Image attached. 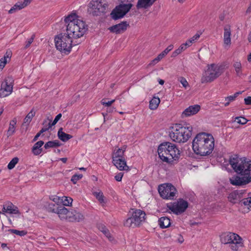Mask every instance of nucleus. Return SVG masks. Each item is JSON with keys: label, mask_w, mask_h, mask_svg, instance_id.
<instances>
[{"label": "nucleus", "mask_w": 251, "mask_h": 251, "mask_svg": "<svg viewBox=\"0 0 251 251\" xmlns=\"http://www.w3.org/2000/svg\"><path fill=\"white\" fill-rule=\"evenodd\" d=\"M229 162L234 171L240 175L230 178L229 181L231 184L242 186L251 182V160L240 158L237 155H233L230 157Z\"/></svg>", "instance_id": "f257e3e1"}, {"label": "nucleus", "mask_w": 251, "mask_h": 251, "mask_svg": "<svg viewBox=\"0 0 251 251\" xmlns=\"http://www.w3.org/2000/svg\"><path fill=\"white\" fill-rule=\"evenodd\" d=\"M214 138L211 134L205 132L199 133L193 140V150L198 155H208L214 150Z\"/></svg>", "instance_id": "f03ea898"}, {"label": "nucleus", "mask_w": 251, "mask_h": 251, "mask_svg": "<svg viewBox=\"0 0 251 251\" xmlns=\"http://www.w3.org/2000/svg\"><path fill=\"white\" fill-rule=\"evenodd\" d=\"M67 24V33L73 39L82 37L87 30V25L75 13H72L64 20Z\"/></svg>", "instance_id": "7ed1b4c3"}, {"label": "nucleus", "mask_w": 251, "mask_h": 251, "mask_svg": "<svg viewBox=\"0 0 251 251\" xmlns=\"http://www.w3.org/2000/svg\"><path fill=\"white\" fill-rule=\"evenodd\" d=\"M169 136L176 143H185L192 135V127L188 124H176L171 128Z\"/></svg>", "instance_id": "20e7f679"}, {"label": "nucleus", "mask_w": 251, "mask_h": 251, "mask_svg": "<svg viewBox=\"0 0 251 251\" xmlns=\"http://www.w3.org/2000/svg\"><path fill=\"white\" fill-rule=\"evenodd\" d=\"M223 73V68L222 66L215 64L208 65L206 70L202 74L201 82L210 83L219 77Z\"/></svg>", "instance_id": "39448f33"}, {"label": "nucleus", "mask_w": 251, "mask_h": 251, "mask_svg": "<svg viewBox=\"0 0 251 251\" xmlns=\"http://www.w3.org/2000/svg\"><path fill=\"white\" fill-rule=\"evenodd\" d=\"M221 241L225 244H229L233 251H238L244 246L243 240L238 234L232 232H226L221 236Z\"/></svg>", "instance_id": "423d86ee"}, {"label": "nucleus", "mask_w": 251, "mask_h": 251, "mask_svg": "<svg viewBox=\"0 0 251 251\" xmlns=\"http://www.w3.org/2000/svg\"><path fill=\"white\" fill-rule=\"evenodd\" d=\"M72 39L67 33L58 35L54 39L56 49L62 52L69 53L72 47Z\"/></svg>", "instance_id": "0eeeda50"}, {"label": "nucleus", "mask_w": 251, "mask_h": 251, "mask_svg": "<svg viewBox=\"0 0 251 251\" xmlns=\"http://www.w3.org/2000/svg\"><path fill=\"white\" fill-rule=\"evenodd\" d=\"M132 214L124 223L126 227H135L139 226L145 220L146 213L144 211L137 209H132Z\"/></svg>", "instance_id": "6e6552de"}, {"label": "nucleus", "mask_w": 251, "mask_h": 251, "mask_svg": "<svg viewBox=\"0 0 251 251\" xmlns=\"http://www.w3.org/2000/svg\"><path fill=\"white\" fill-rule=\"evenodd\" d=\"M88 7L90 14L93 16H100L106 12L108 4L104 0H92Z\"/></svg>", "instance_id": "1a4fd4ad"}, {"label": "nucleus", "mask_w": 251, "mask_h": 251, "mask_svg": "<svg viewBox=\"0 0 251 251\" xmlns=\"http://www.w3.org/2000/svg\"><path fill=\"white\" fill-rule=\"evenodd\" d=\"M158 190L160 196L165 199H173L176 192V188L169 183L160 185Z\"/></svg>", "instance_id": "9d476101"}, {"label": "nucleus", "mask_w": 251, "mask_h": 251, "mask_svg": "<svg viewBox=\"0 0 251 251\" xmlns=\"http://www.w3.org/2000/svg\"><path fill=\"white\" fill-rule=\"evenodd\" d=\"M132 6L131 3L121 4L116 7L110 14L111 18L114 20L123 17L131 9Z\"/></svg>", "instance_id": "9b49d317"}, {"label": "nucleus", "mask_w": 251, "mask_h": 251, "mask_svg": "<svg viewBox=\"0 0 251 251\" xmlns=\"http://www.w3.org/2000/svg\"><path fill=\"white\" fill-rule=\"evenodd\" d=\"M13 79L11 77H7L2 82L0 89V97L4 98L10 95L13 91Z\"/></svg>", "instance_id": "f8f14e48"}, {"label": "nucleus", "mask_w": 251, "mask_h": 251, "mask_svg": "<svg viewBox=\"0 0 251 251\" xmlns=\"http://www.w3.org/2000/svg\"><path fill=\"white\" fill-rule=\"evenodd\" d=\"M188 206V203L186 201L179 199L177 201L168 205L167 207L174 214L178 215L184 212Z\"/></svg>", "instance_id": "ddd939ff"}, {"label": "nucleus", "mask_w": 251, "mask_h": 251, "mask_svg": "<svg viewBox=\"0 0 251 251\" xmlns=\"http://www.w3.org/2000/svg\"><path fill=\"white\" fill-rule=\"evenodd\" d=\"M51 211L56 213L61 220L70 222L72 210H69L63 206H56Z\"/></svg>", "instance_id": "4468645a"}, {"label": "nucleus", "mask_w": 251, "mask_h": 251, "mask_svg": "<svg viewBox=\"0 0 251 251\" xmlns=\"http://www.w3.org/2000/svg\"><path fill=\"white\" fill-rule=\"evenodd\" d=\"M51 211L56 213L61 220L70 222L72 210H69L63 206H56Z\"/></svg>", "instance_id": "2eb2a0df"}, {"label": "nucleus", "mask_w": 251, "mask_h": 251, "mask_svg": "<svg viewBox=\"0 0 251 251\" xmlns=\"http://www.w3.org/2000/svg\"><path fill=\"white\" fill-rule=\"evenodd\" d=\"M167 148L170 149V151L168 157L166 156L165 158L166 162L172 163L174 161L177 160L180 156L179 150L175 144L171 143L169 144V146H167Z\"/></svg>", "instance_id": "dca6fc26"}, {"label": "nucleus", "mask_w": 251, "mask_h": 251, "mask_svg": "<svg viewBox=\"0 0 251 251\" xmlns=\"http://www.w3.org/2000/svg\"><path fill=\"white\" fill-rule=\"evenodd\" d=\"M245 191L243 190L235 191L230 193L228 196V201L233 203H236L239 202L242 205L241 201L244 197Z\"/></svg>", "instance_id": "f3484780"}, {"label": "nucleus", "mask_w": 251, "mask_h": 251, "mask_svg": "<svg viewBox=\"0 0 251 251\" xmlns=\"http://www.w3.org/2000/svg\"><path fill=\"white\" fill-rule=\"evenodd\" d=\"M170 142H165L161 144L158 148V153L160 158L164 162H166V157H168L170 149L167 148Z\"/></svg>", "instance_id": "a211bd4d"}, {"label": "nucleus", "mask_w": 251, "mask_h": 251, "mask_svg": "<svg viewBox=\"0 0 251 251\" xmlns=\"http://www.w3.org/2000/svg\"><path fill=\"white\" fill-rule=\"evenodd\" d=\"M128 24L126 22H123L121 23L112 26L109 28L110 31L116 34H120L126 30Z\"/></svg>", "instance_id": "6ab92c4d"}, {"label": "nucleus", "mask_w": 251, "mask_h": 251, "mask_svg": "<svg viewBox=\"0 0 251 251\" xmlns=\"http://www.w3.org/2000/svg\"><path fill=\"white\" fill-rule=\"evenodd\" d=\"M201 107L198 104L189 106L182 113V117L190 116L197 114L200 110Z\"/></svg>", "instance_id": "aec40b11"}, {"label": "nucleus", "mask_w": 251, "mask_h": 251, "mask_svg": "<svg viewBox=\"0 0 251 251\" xmlns=\"http://www.w3.org/2000/svg\"><path fill=\"white\" fill-rule=\"evenodd\" d=\"M31 2V0H24L23 1H18L8 11L9 14L15 13L16 11L21 10Z\"/></svg>", "instance_id": "412c9836"}, {"label": "nucleus", "mask_w": 251, "mask_h": 251, "mask_svg": "<svg viewBox=\"0 0 251 251\" xmlns=\"http://www.w3.org/2000/svg\"><path fill=\"white\" fill-rule=\"evenodd\" d=\"M126 150V147L123 146L121 148H116L112 154V161H118V159H125L124 153Z\"/></svg>", "instance_id": "4be33fe9"}, {"label": "nucleus", "mask_w": 251, "mask_h": 251, "mask_svg": "<svg viewBox=\"0 0 251 251\" xmlns=\"http://www.w3.org/2000/svg\"><path fill=\"white\" fill-rule=\"evenodd\" d=\"M224 43L226 46H229L231 44V29L228 25L224 27Z\"/></svg>", "instance_id": "5701e85b"}, {"label": "nucleus", "mask_w": 251, "mask_h": 251, "mask_svg": "<svg viewBox=\"0 0 251 251\" xmlns=\"http://www.w3.org/2000/svg\"><path fill=\"white\" fill-rule=\"evenodd\" d=\"M84 219V216L80 212L75 210H72L70 222H79Z\"/></svg>", "instance_id": "b1692460"}, {"label": "nucleus", "mask_w": 251, "mask_h": 251, "mask_svg": "<svg viewBox=\"0 0 251 251\" xmlns=\"http://www.w3.org/2000/svg\"><path fill=\"white\" fill-rule=\"evenodd\" d=\"M117 161H112L116 168L120 171H128L129 167L126 165L125 159H118Z\"/></svg>", "instance_id": "393cba45"}, {"label": "nucleus", "mask_w": 251, "mask_h": 251, "mask_svg": "<svg viewBox=\"0 0 251 251\" xmlns=\"http://www.w3.org/2000/svg\"><path fill=\"white\" fill-rule=\"evenodd\" d=\"M155 0H138L136 7L137 9H147L152 5Z\"/></svg>", "instance_id": "a878e982"}, {"label": "nucleus", "mask_w": 251, "mask_h": 251, "mask_svg": "<svg viewBox=\"0 0 251 251\" xmlns=\"http://www.w3.org/2000/svg\"><path fill=\"white\" fill-rule=\"evenodd\" d=\"M44 142L43 141H39L36 142L32 148V152L35 155H39L42 152L43 149L42 146Z\"/></svg>", "instance_id": "bb28decb"}, {"label": "nucleus", "mask_w": 251, "mask_h": 251, "mask_svg": "<svg viewBox=\"0 0 251 251\" xmlns=\"http://www.w3.org/2000/svg\"><path fill=\"white\" fill-rule=\"evenodd\" d=\"M158 224L161 228H167L171 225L170 219L167 217H162L159 218Z\"/></svg>", "instance_id": "cd10ccee"}, {"label": "nucleus", "mask_w": 251, "mask_h": 251, "mask_svg": "<svg viewBox=\"0 0 251 251\" xmlns=\"http://www.w3.org/2000/svg\"><path fill=\"white\" fill-rule=\"evenodd\" d=\"M17 124L16 118L13 119L10 121L9 126L7 131V136L8 137L12 136L15 132V126Z\"/></svg>", "instance_id": "c85d7f7f"}, {"label": "nucleus", "mask_w": 251, "mask_h": 251, "mask_svg": "<svg viewBox=\"0 0 251 251\" xmlns=\"http://www.w3.org/2000/svg\"><path fill=\"white\" fill-rule=\"evenodd\" d=\"M58 138L63 142H66L71 139L73 136L70 134H67L62 131V128H60L57 133Z\"/></svg>", "instance_id": "c756f323"}, {"label": "nucleus", "mask_w": 251, "mask_h": 251, "mask_svg": "<svg viewBox=\"0 0 251 251\" xmlns=\"http://www.w3.org/2000/svg\"><path fill=\"white\" fill-rule=\"evenodd\" d=\"M5 205L8 213L14 214L19 213L18 207L14 205L12 203L8 202Z\"/></svg>", "instance_id": "7c9ffc66"}, {"label": "nucleus", "mask_w": 251, "mask_h": 251, "mask_svg": "<svg viewBox=\"0 0 251 251\" xmlns=\"http://www.w3.org/2000/svg\"><path fill=\"white\" fill-rule=\"evenodd\" d=\"M160 100L158 97H153L150 100L149 107L151 110H155L160 103Z\"/></svg>", "instance_id": "2f4dec72"}, {"label": "nucleus", "mask_w": 251, "mask_h": 251, "mask_svg": "<svg viewBox=\"0 0 251 251\" xmlns=\"http://www.w3.org/2000/svg\"><path fill=\"white\" fill-rule=\"evenodd\" d=\"M35 115V112L33 109H32L26 116L24 120V123L23 125H25L26 126L29 125L30 123L31 122L33 117Z\"/></svg>", "instance_id": "473e14b6"}, {"label": "nucleus", "mask_w": 251, "mask_h": 251, "mask_svg": "<svg viewBox=\"0 0 251 251\" xmlns=\"http://www.w3.org/2000/svg\"><path fill=\"white\" fill-rule=\"evenodd\" d=\"M11 57L10 52H7L4 55V57L0 59V70H2L8 62V60H10Z\"/></svg>", "instance_id": "72a5a7b5"}, {"label": "nucleus", "mask_w": 251, "mask_h": 251, "mask_svg": "<svg viewBox=\"0 0 251 251\" xmlns=\"http://www.w3.org/2000/svg\"><path fill=\"white\" fill-rule=\"evenodd\" d=\"M60 146V143L58 140H54L52 141H49L47 142L44 148L46 149H48L50 148L57 147Z\"/></svg>", "instance_id": "f704fd0d"}, {"label": "nucleus", "mask_w": 251, "mask_h": 251, "mask_svg": "<svg viewBox=\"0 0 251 251\" xmlns=\"http://www.w3.org/2000/svg\"><path fill=\"white\" fill-rule=\"evenodd\" d=\"M240 94H241V93L240 92H236L232 96H230L225 98V100L227 101V102L225 103V106H227L229 104L230 102L234 101L235 99L238 97V96Z\"/></svg>", "instance_id": "c9c22d12"}, {"label": "nucleus", "mask_w": 251, "mask_h": 251, "mask_svg": "<svg viewBox=\"0 0 251 251\" xmlns=\"http://www.w3.org/2000/svg\"><path fill=\"white\" fill-rule=\"evenodd\" d=\"M200 37V34L196 33L192 37L188 40L186 42V45L188 47H190L194 43L196 40H197Z\"/></svg>", "instance_id": "e433bc0d"}, {"label": "nucleus", "mask_w": 251, "mask_h": 251, "mask_svg": "<svg viewBox=\"0 0 251 251\" xmlns=\"http://www.w3.org/2000/svg\"><path fill=\"white\" fill-rule=\"evenodd\" d=\"M236 73L237 75L240 76L242 75V65L240 62H235L233 64Z\"/></svg>", "instance_id": "4c0bfd02"}, {"label": "nucleus", "mask_w": 251, "mask_h": 251, "mask_svg": "<svg viewBox=\"0 0 251 251\" xmlns=\"http://www.w3.org/2000/svg\"><path fill=\"white\" fill-rule=\"evenodd\" d=\"M101 232L105 235V236L109 239V241H112L113 240L114 238L111 235L109 231L104 226L101 227Z\"/></svg>", "instance_id": "58836bf2"}, {"label": "nucleus", "mask_w": 251, "mask_h": 251, "mask_svg": "<svg viewBox=\"0 0 251 251\" xmlns=\"http://www.w3.org/2000/svg\"><path fill=\"white\" fill-rule=\"evenodd\" d=\"M242 204L247 206L248 209H251V195L247 198H244L241 201Z\"/></svg>", "instance_id": "ea45409f"}, {"label": "nucleus", "mask_w": 251, "mask_h": 251, "mask_svg": "<svg viewBox=\"0 0 251 251\" xmlns=\"http://www.w3.org/2000/svg\"><path fill=\"white\" fill-rule=\"evenodd\" d=\"M18 161L19 158L18 157H16L13 158L8 164V169L9 170L13 169L15 165L18 163Z\"/></svg>", "instance_id": "a19ab883"}, {"label": "nucleus", "mask_w": 251, "mask_h": 251, "mask_svg": "<svg viewBox=\"0 0 251 251\" xmlns=\"http://www.w3.org/2000/svg\"><path fill=\"white\" fill-rule=\"evenodd\" d=\"M8 231L12 233L15 234L20 236H24L27 234V231L25 230H18L16 229H10Z\"/></svg>", "instance_id": "79ce46f5"}, {"label": "nucleus", "mask_w": 251, "mask_h": 251, "mask_svg": "<svg viewBox=\"0 0 251 251\" xmlns=\"http://www.w3.org/2000/svg\"><path fill=\"white\" fill-rule=\"evenodd\" d=\"M94 195L96 197L97 199L101 203H104V196L101 192H94Z\"/></svg>", "instance_id": "37998d69"}, {"label": "nucleus", "mask_w": 251, "mask_h": 251, "mask_svg": "<svg viewBox=\"0 0 251 251\" xmlns=\"http://www.w3.org/2000/svg\"><path fill=\"white\" fill-rule=\"evenodd\" d=\"M73 201V199L70 197H63L62 198V202L63 203V205L65 206H69L72 204Z\"/></svg>", "instance_id": "c03bdc74"}, {"label": "nucleus", "mask_w": 251, "mask_h": 251, "mask_svg": "<svg viewBox=\"0 0 251 251\" xmlns=\"http://www.w3.org/2000/svg\"><path fill=\"white\" fill-rule=\"evenodd\" d=\"M234 122L241 125H245L247 123L248 120L243 117H237L235 118Z\"/></svg>", "instance_id": "a18cd8bd"}, {"label": "nucleus", "mask_w": 251, "mask_h": 251, "mask_svg": "<svg viewBox=\"0 0 251 251\" xmlns=\"http://www.w3.org/2000/svg\"><path fill=\"white\" fill-rule=\"evenodd\" d=\"M178 80L182 85L183 87L185 89L187 88L189 86V83L187 80L183 77H180L178 78Z\"/></svg>", "instance_id": "49530a36"}, {"label": "nucleus", "mask_w": 251, "mask_h": 251, "mask_svg": "<svg viewBox=\"0 0 251 251\" xmlns=\"http://www.w3.org/2000/svg\"><path fill=\"white\" fill-rule=\"evenodd\" d=\"M82 177V175H74L71 178V181L74 183L76 184L77 181Z\"/></svg>", "instance_id": "de8ad7c7"}, {"label": "nucleus", "mask_w": 251, "mask_h": 251, "mask_svg": "<svg viewBox=\"0 0 251 251\" xmlns=\"http://www.w3.org/2000/svg\"><path fill=\"white\" fill-rule=\"evenodd\" d=\"M115 101V100H112L110 101H108L107 102L105 101V100L102 99L101 100V104L105 106H106L107 107L111 106V104L114 102Z\"/></svg>", "instance_id": "09e8293b"}, {"label": "nucleus", "mask_w": 251, "mask_h": 251, "mask_svg": "<svg viewBox=\"0 0 251 251\" xmlns=\"http://www.w3.org/2000/svg\"><path fill=\"white\" fill-rule=\"evenodd\" d=\"M34 38L35 35H32V36L27 40V41L25 42V48L27 49L30 46L31 44L33 42Z\"/></svg>", "instance_id": "8fccbe9b"}, {"label": "nucleus", "mask_w": 251, "mask_h": 251, "mask_svg": "<svg viewBox=\"0 0 251 251\" xmlns=\"http://www.w3.org/2000/svg\"><path fill=\"white\" fill-rule=\"evenodd\" d=\"M182 52V50L180 48H178L172 53V57H176L177 55L181 53Z\"/></svg>", "instance_id": "3c124183"}, {"label": "nucleus", "mask_w": 251, "mask_h": 251, "mask_svg": "<svg viewBox=\"0 0 251 251\" xmlns=\"http://www.w3.org/2000/svg\"><path fill=\"white\" fill-rule=\"evenodd\" d=\"M174 46L173 45H169L164 51H162L163 54L166 55L170 51L173 49Z\"/></svg>", "instance_id": "603ef678"}, {"label": "nucleus", "mask_w": 251, "mask_h": 251, "mask_svg": "<svg viewBox=\"0 0 251 251\" xmlns=\"http://www.w3.org/2000/svg\"><path fill=\"white\" fill-rule=\"evenodd\" d=\"M123 173H119L115 176V178L117 181H121L123 176Z\"/></svg>", "instance_id": "864d4df0"}, {"label": "nucleus", "mask_w": 251, "mask_h": 251, "mask_svg": "<svg viewBox=\"0 0 251 251\" xmlns=\"http://www.w3.org/2000/svg\"><path fill=\"white\" fill-rule=\"evenodd\" d=\"M50 128H51L50 126L48 124L47 126H44L41 130V133H43L48 131Z\"/></svg>", "instance_id": "5fc2aeb1"}, {"label": "nucleus", "mask_w": 251, "mask_h": 251, "mask_svg": "<svg viewBox=\"0 0 251 251\" xmlns=\"http://www.w3.org/2000/svg\"><path fill=\"white\" fill-rule=\"evenodd\" d=\"M245 103L246 105H251V97H248L244 99Z\"/></svg>", "instance_id": "6e6d98bb"}, {"label": "nucleus", "mask_w": 251, "mask_h": 251, "mask_svg": "<svg viewBox=\"0 0 251 251\" xmlns=\"http://www.w3.org/2000/svg\"><path fill=\"white\" fill-rule=\"evenodd\" d=\"M165 55L163 54V53L162 52L159 54L158 55V56L155 58L156 60H157L158 62L161 60Z\"/></svg>", "instance_id": "4d7b16f0"}, {"label": "nucleus", "mask_w": 251, "mask_h": 251, "mask_svg": "<svg viewBox=\"0 0 251 251\" xmlns=\"http://www.w3.org/2000/svg\"><path fill=\"white\" fill-rule=\"evenodd\" d=\"M188 47H189L187 45H186V43H183L180 45V46L179 47L180 48L182 51L185 50Z\"/></svg>", "instance_id": "13d9d810"}, {"label": "nucleus", "mask_w": 251, "mask_h": 251, "mask_svg": "<svg viewBox=\"0 0 251 251\" xmlns=\"http://www.w3.org/2000/svg\"><path fill=\"white\" fill-rule=\"evenodd\" d=\"M6 208V205L4 204L3 205L2 211H0V214H4L5 213H7V209Z\"/></svg>", "instance_id": "bf43d9fd"}, {"label": "nucleus", "mask_w": 251, "mask_h": 251, "mask_svg": "<svg viewBox=\"0 0 251 251\" xmlns=\"http://www.w3.org/2000/svg\"><path fill=\"white\" fill-rule=\"evenodd\" d=\"M42 133H41V131H40L35 136V137H34L33 139V141L35 142L37 140L38 138H39V137L41 135V134H42Z\"/></svg>", "instance_id": "052dcab7"}, {"label": "nucleus", "mask_w": 251, "mask_h": 251, "mask_svg": "<svg viewBox=\"0 0 251 251\" xmlns=\"http://www.w3.org/2000/svg\"><path fill=\"white\" fill-rule=\"evenodd\" d=\"M115 109V108H114V107L110 106V107H107L106 111L107 112L112 113L113 112V111Z\"/></svg>", "instance_id": "680f3d73"}, {"label": "nucleus", "mask_w": 251, "mask_h": 251, "mask_svg": "<svg viewBox=\"0 0 251 251\" xmlns=\"http://www.w3.org/2000/svg\"><path fill=\"white\" fill-rule=\"evenodd\" d=\"M158 62V61L157 60H156V59L155 58H154L153 60H152L151 62L150 63V65H155L156 63H157Z\"/></svg>", "instance_id": "e2e57ef3"}, {"label": "nucleus", "mask_w": 251, "mask_h": 251, "mask_svg": "<svg viewBox=\"0 0 251 251\" xmlns=\"http://www.w3.org/2000/svg\"><path fill=\"white\" fill-rule=\"evenodd\" d=\"M57 121L56 120L54 119V120L52 123H51V121L50 120V122L49 123V124L51 127L52 126L55 125L57 123Z\"/></svg>", "instance_id": "0e129e2a"}, {"label": "nucleus", "mask_w": 251, "mask_h": 251, "mask_svg": "<svg viewBox=\"0 0 251 251\" xmlns=\"http://www.w3.org/2000/svg\"><path fill=\"white\" fill-rule=\"evenodd\" d=\"M62 117V114L61 113L58 114L55 118V120H56L57 122L60 120V119Z\"/></svg>", "instance_id": "69168bd1"}, {"label": "nucleus", "mask_w": 251, "mask_h": 251, "mask_svg": "<svg viewBox=\"0 0 251 251\" xmlns=\"http://www.w3.org/2000/svg\"><path fill=\"white\" fill-rule=\"evenodd\" d=\"M178 242L180 243H182L184 241V240H183V238L182 237L180 236L179 237V238L178 239Z\"/></svg>", "instance_id": "338daca9"}, {"label": "nucleus", "mask_w": 251, "mask_h": 251, "mask_svg": "<svg viewBox=\"0 0 251 251\" xmlns=\"http://www.w3.org/2000/svg\"><path fill=\"white\" fill-rule=\"evenodd\" d=\"M248 41L250 42H251V31L250 32L249 35H248Z\"/></svg>", "instance_id": "774afa93"}]
</instances>
